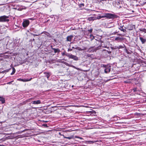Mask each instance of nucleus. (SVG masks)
Segmentation results:
<instances>
[{
  "label": "nucleus",
  "instance_id": "obj_1",
  "mask_svg": "<svg viewBox=\"0 0 146 146\" xmlns=\"http://www.w3.org/2000/svg\"><path fill=\"white\" fill-rule=\"evenodd\" d=\"M106 18L109 19H113L114 18H117L118 16L115 15L110 13H106Z\"/></svg>",
  "mask_w": 146,
  "mask_h": 146
},
{
  "label": "nucleus",
  "instance_id": "obj_2",
  "mask_svg": "<svg viewBox=\"0 0 146 146\" xmlns=\"http://www.w3.org/2000/svg\"><path fill=\"white\" fill-rule=\"evenodd\" d=\"M102 66L105 68L104 69V72L105 73H107L110 71L111 70V66H110L102 64Z\"/></svg>",
  "mask_w": 146,
  "mask_h": 146
},
{
  "label": "nucleus",
  "instance_id": "obj_3",
  "mask_svg": "<svg viewBox=\"0 0 146 146\" xmlns=\"http://www.w3.org/2000/svg\"><path fill=\"white\" fill-rule=\"evenodd\" d=\"M8 17L5 15L1 16L0 17V22H8L9 21V20L8 19Z\"/></svg>",
  "mask_w": 146,
  "mask_h": 146
},
{
  "label": "nucleus",
  "instance_id": "obj_4",
  "mask_svg": "<svg viewBox=\"0 0 146 146\" xmlns=\"http://www.w3.org/2000/svg\"><path fill=\"white\" fill-rule=\"evenodd\" d=\"M66 56L68 57L69 58L72 59L74 60L77 61L78 60V58L77 56L72 54H66Z\"/></svg>",
  "mask_w": 146,
  "mask_h": 146
},
{
  "label": "nucleus",
  "instance_id": "obj_5",
  "mask_svg": "<svg viewBox=\"0 0 146 146\" xmlns=\"http://www.w3.org/2000/svg\"><path fill=\"white\" fill-rule=\"evenodd\" d=\"M29 21L27 19H24L22 23V25L23 27L26 28L28 26L29 24Z\"/></svg>",
  "mask_w": 146,
  "mask_h": 146
},
{
  "label": "nucleus",
  "instance_id": "obj_6",
  "mask_svg": "<svg viewBox=\"0 0 146 146\" xmlns=\"http://www.w3.org/2000/svg\"><path fill=\"white\" fill-rule=\"evenodd\" d=\"M100 47L101 46H99L97 47H91L89 48L88 51L90 52H93L94 51H96L97 50L99 49L100 48Z\"/></svg>",
  "mask_w": 146,
  "mask_h": 146
},
{
  "label": "nucleus",
  "instance_id": "obj_7",
  "mask_svg": "<svg viewBox=\"0 0 146 146\" xmlns=\"http://www.w3.org/2000/svg\"><path fill=\"white\" fill-rule=\"evenodd\" d=\"M118 25H119V27H118V29L120 30L121 31H123L124 33H125L126 32V31L125 29H124L123 28V26H120V25H121V24L120 23L119 24H118Z\"/></svg>",
  "mask_w": 146,
  "mask_h": 146
},
{
  "label": "nucleus",
  "instance_id": "obj_8",
  "mask_svg": "<svg viewBox=\"0 0 146 146\" xmlns=\"http://www.w3.org/2000/svg\"><path fill=\"white\" fill-rule=\"evenodd\" d=\"M135 25L132 24H130L128 25L127 28L129 30H132L134 28H135Z\"/></svg>",
  "mask_w": 146,
  "mask_h": 146
},
{
  "label": "nucleus",
  "instance_id": "obj_9",
  "mask_svg": "<svg viewBox=\"0 0 146 146\" xmlns=\"http://www.w3.org/2000/svg\"><path fill=\"white\" fill-rule=\"evenodd\" d=\"M139 39L143 44L145 43L146 42V38H143L141 37H139Z\"/></svg>",
  "mask_w": 146,
  "mask_h": 146
},
{
  "label": "nucleus",
  "instance_id": "obj_10",
  "mask_svg": "<svg viewBox=\"0 0 146 146\" xmlns=\"http://www.w3.org/2000/svg\"><path fill=\"white\" fill-rule=\"evenodd\" d=\"M33 104H41V101L40 100H37L36 101H33L32 102Z\"/></svg>",
  "mask_w": 146,
  "mask_h": 146
},
{
  "label": "nucleus",
  "instance_id": "obj_11",
  "mask_svg": "<svg viewBox=\"0 0 146 146\" xmlns=\"http://www.w3.org/2000/svg\"><path fill=\"white\" fill-rule=\"evenodd\" d=\"M73 37V36L72 35H70L68 36L66 38L67 41H71Z\"/></svg>",
  "mask_w": 146,
  "mask_h": 146
},
{
  "label": "nucleus",
  "instance_id": "obj_12",
  "mask_svg": "<svg viewBox=\"0 0 146 146\" xmlns=\"http://www.w3.org/2000/svg\"><path fill=\"white\" fill-rule=\"evenodd\" d=\"M96 17H91L88 18V20L90 21H93L95 20H96Z\"/></svg>",
  "mask_w": 146,
  "mask_h": 146
},
{
  "label": "nucleus",
  "instance_id": "obj_13",
  "mask_svg": "<svg viewBox=\"0 0 146 146\" xmlns=\"http://www.w3.org/2000/svg\"><path fill=\"white\" fill-rule=\"evenodd\" d=\"M123 40V38H122L117 37L115 38V40L117 41H121Z\"/></svg>",
  "mask_w": 146,
  "mask_h": 146
},
{
  "label": "nucleus",
  "instance_id": "obj_14",
  "mask_svg": "<svg viewBox=\"0 0 146 146\" xmlns=\"http://www.w3.org/2000/svg\"><path fill=\"white\" fill-rule=\"evenodd\" d=\"M0 101L1 102L2 104L4 103L5 102V98L0 97Z\"/></svg>",
  "mask_w": 146,
  "mask_h": 146
},
{
  "label": "nucleus",
  "instance_id": "obj_15",
  "mask_svg": "<svg viewBox=\"0 0 146 146\" xmlns=\"http://www.w3.org/2000/svg\"><path fill=\"white\" fill-rule=\"evenodd\" d=\"M52 49L54 50L55 53H56L57 52H60V50L58 49L53 48Z\"/></svg>",
  "mask_w": 146,
  "mask_h": 146
},
{
  "label": "nucleus",
  "instance_id": "obj_16",
  "mask_svg": "<svg viewBox=\"0 0 146 146\" xmlns=\"http://www.w3.org/2000/svg\"><path fill=\"white\" fill-rule=\"evenodd\" d=\"M32 79V78H31L30 79H21V80L24 82H28L31 81Z\"/></svg>",
  "mask_w": 146,
  "mask_h": 146
},
{
  "label": "nucleus",
  "instance_id": "obj_17",
  "mask_svg": "<svg viewBox=\"0 0 146 146\" xmlns=\"http://www.w3.org/2000/svg\"><path fill=\"white\" fill-rule=\"evenodd\" d=\"M44 74H45V76L47 78H48L50 76L49 73L48 72H45Z\"/></svg>",
  "mask_w": 146,
  "mask_h": 146
},
{
  "label": "nucleus",
  "instance_id": "obj_18",
  "mask_svg": "<svg viewBox=\"0 0 146 146\" xmlns=\"http://www.w3.org/2000/svg\"><path fill=\"white\" fill-rule=\"evenodd\" d=\"M13 71L11 74L12 75L15 72V69L14 67L12 68Z\"/></svg>",
  "mask_w": 146,
  "mask_h": 146
},
{
  "label": "nucleus",
  "instance_id": "obj_19",
  "mask_svg": "<svg viewBox=\"0 0 146 146\" xmlns=\"http://www.w3.org/2000/svg\"><path fill=\"white\" fill-rule=\"evenodd\" d=\"M75 49H76L77 50H80V51H82V50H84L83 49H81V48H80L79 47H76L75 48Z\"/></svg>",
  "mask_w": 146,
  "mask_h": 146
},
{
  "label": "nucleus",
  "instance_id": "obj_20",
  "mask_svg": "<svg viewBox=\"0 0 146 146\" xmlns=\"http://www.w3.org/2000/svg\"><path fill=\"white\" fill-rule=\"evenodd\" d=\"M84 3L80 4L79 5L80 7H84Z\"/></svg>",
  "mask_w": 146,
  "mask_h": 146
},
{
  "label": "nucleus",
  "instance_id": "obj_21",
  "mask_svg": "<svg viewBox=\"0 0 146 146\" xmlns=\"http://www.w3.org/2000/svg\"><path fill=\"white\" fill-rule=\"evenodd\" d=\"M102 18L106 17V13L103 14L102 15H101Z\"/></svg>",
  "mask_w": 146,
  "mask_h": 146
},
{
  "label": "nucleus",
  "instance_id": "obj_22",
  "mask_svg": "<svg viewBox=\"0 0 146 146\" xmlns=\"http://www.w3.org/2000/svg\"><path fill=\"white\" fill-rule=\"evenodd\" d=\"M102 18V17H101V15L98 16V17H96V19H99Z\"/></svg>",
  "mask_w": 146,
  "mask_h": 146
},
{
  "label": "nucleus",
  "instance_id": "obj_23",
  "mask_svg": "<svg viewBox=\"0 0 146 146\" xmlns=\"http://www.w3.org/2000/svg\"><path fill=\"white\" fill-rule=\"evenodd\" d=\"M58 62H61L63 63V62H65L64 61H62L61 60H57Z\"/></svg>",
  "mask_w": 146,
  "mask_h": 146
},
{
  "label": "nucleus",
  "instance_id": "obj_24",
  "mask_svg": "<svg viewBox=\"0 0 146 146\" xmlns=\"http://www.w3.org/2000/svg\"><path fill=\"white\" fill-rule=\"evenodd\" d=\"M63 63L65 64L67 66H69V65L68 64L67 62H63Z\"/></svg>",
  "mask_w": 146,
  "mask_h": 146
},
{
  "label": "nucleus",
  "instance_id": "obj_25",
  "mask_svg": "<svg viewBox=\"0 0 146 146\" xmlns=\"http://www.w3.org/2000/svg\"><path fill=\"white\" fill-rule=\"evenodd\" d=\"M92 31H93V29H90L88 30V32H89L90 33H92Z\"/></svg>",
  "mask_w": 146,
  "mask_h": 146
},
{
  "label": "nucleus",
  "instance_id": "obj_26",
  "mask_svg": "<svg viewBox=\"0 0 146 146\" xmlns=\"http://www.w3.org/2000/svg\"><path fill=\"white\" fill-rule=\"evenodd\" d=\"M140 31L146 33V29H143L141 30H140Z\"/></svg>",
  "mask_w": 146,
  "mask_h": 146
},
{
  "label": "nucleus",
  "instance_id": "obj_27",
  "mask_svg": "<svg viewBox=\"0 0 146 146\" xmlns=\"http://www.w3.org/2000/svg\"><path fill=\"white\" fill-rule=\"evenodd\" d=\"M124 82L126 83H130V80H129L126 81H125Z\"/></svg>",
  "mask_w": 146,
  "mask_h": 146
},
{
  "label": "nucleus",
  "instance_id": "obj_28",
  "mask_svg": "<svg viewBox=\"0 0 146 146\" xmlns=\"http://www.w3.org/2000/svg\"><path fill=\"white\" fill-rule=\"evenodd\" d=\"M13 82V81H11L10 82H7V84H11L12 82Z\"/></svg>",
  "mask_w": 146,
  "mask_h": 146
},
{
  "label": "nucleus",
  "instance_id": "obj_29",
  "mask_svg": "<svg viewBox=\"0 0 146 146\" xmlns=\"http://www.w3.org/2000/svg\"><path fill=\"white\" fill-rule=\"evenodd\" d=\"M122 47H123L121 46H119L117 48L119 49L120 48H122Z\"/></svg>",
  "mask_w": 146,
  "mask_h": 146
},
{
  "label": "nucleus",
  "instance_id": "obj_30",
  "mask_svg": "<svg viewBox=\"0 0 146 146\" xmlns=\"http://www.w3.org/2000/svg\"><path fill=\"white\" fill-rule=\"evenodd\" d=\"M43 125L44 126H45V127H47V124H43Z\"/></svg>",
  "mask_w": 146,
  "mask_h": 146
},
{
  "label": "nucleus",
  "instance_id": "obj_31",
  "mask_svg": "<svg viewBox=\"0 0 146 146\" xmlns=\"http://www.w3.org/2000/svg\"><path fill=\"white\" fill-rule=\"evenodd\" d=\"M72 50V49H69V48L68 49V51H71Z\"/></svg>",
  "mask_w": 146,
  "mask_h": 146
},
{
  "label": "nucleus",
  "instance_id": "obj_32",
  "mask_svg": "<svg viewBox=\"0 0 146 146\" xmlns=\"http://www.w3.org/2000/svg\"><path fill=\"white\" fill-rule=\"evenodd\" d=\"M117 33V32H113V33H112V34L115 35L116 34V33Z\"/></svg>",
  "mask_w": 146,
  "mask_h": 146
},
{
  "label": "nucleus",
  "instance_id": "obj_33",
  "mask_svg": "<svg viewBox=\"0 0 146 146\" xmlns=\"http://www.w3.org/2000/svg\"><path fill=\"white\" fill-rule=\"evenodd\" d=\"M76 137L79 138L81 139H82V138L81 137Z\"/></svg>",
  "mask_w": 146,
  "mask_h": 146
},
{
  "label": "nucleus",
  "instance_id": "obj_34",
  "mask_svg": "<svg viewBox=\"0 0 146 146\" xmlns=\"http://www.w3.org/2000/svg\"><path fill=\"white\" fill-rule=\"evenodd\" d=\"M66 54H65V53H64V52H63V53H62V56H64V55H66Z\"/></svg>",
  "mask_w": 146,
  "mask_h": 146
},
{
  "label": "nucleus",
  "instance_id": "obj_35",
  "mask_svg": "<svg viewBox=\"0 0 146 146\" xmlns=\"http://www.w3.org/2000/svg\"><path fill=\"white\" fill-rule=\"evenodd\" d=\"M133 90L134 92H135L136 91V88H134L133 89Z\"/></svg>",
  "mask_w": 146,
  "mask_h": 146
},
{
  "label": "nucleus",
  "instance_id": "obj_36",
  "mask_svg": "<svg viewBox=\"0 0 146 146\" xmlns=\"http://www.w3.org/2000/svg\"><path fill=\"white\" fill-rule=\"evenodd\" d=\"M39 35H34V36H38Z\"/></svg>",
  "mask_w": 146,
  "mask_h": 146
},
{
  "label": "nucleus",
  "instance_id": "obj_37",
  "mask_svg": "<svg viewBox=\"0 0 146 146\" xmlns=\"http://www.w3.org/2000/svg\"><path fill=\"white\" fill-rule=\"evenodd\" d=\"M75 48H76V47H72V49H75Z\"/></svg>",
  "mask_w": 146,
  "mask_h": 146
},
{
  "label": "nucleus",
  "instance_id": "obj_38",
  "mask_svg": "<svg viewBox=\"0 0 146 146\" xmlns=\"http://www.w3.org/2000/svg\"><path fill=\"white\" fill-rule=\"evenodd\" d=\"M67 138L68 139H70V137H67Z\"/></svg>",
  "mask_w": 146,
  "mask_h": 146
},
{
  "label": "nucleus",
  "instance_id": "obj_39",
  "mask_svg": "<svg viewBox=\"0 0 146 146\" xmlns=\"http://www.w3.org/2000/svg\"><path fill=\"white\" fill-rule=\"evenodd\" d=\"M90 36H92L94 38V36H93L92 35H90Z\"/></svg>",
  "mask_w": 146,
  "mask_h": 146
},
{
  "label": "nucleus",
  "instance_id": "obj_40",
  "mask_svg": "<svg viewBox=\"0 0 146 146\" xmlns=\"http://www.w3.org/2000/svg\"><path fill=\"white\" fill-rule=\"evenodd\" d=\"M0 146H3V145H0Z\"/></svg>",
  "mask_w": 146,
  "mask_h": 146
},
{
  "label": "nucleus",
  "instance_id": "obj_41",
  "mask_svg": "<svg viewBox=\"0 0 146 146\" xmlns=\"http://www.w3.org/2000/svg\"><path fill=\"white\" fill-rule=\"evenodd\" d=\"M74 86L73 85H72V88H73V87H74Z\"/></svg>",
  "mask_w": 146,
  "mask_h": 146
},
{
  "label": "nucleus",
  "instance_id": "obj_42",
  "mask_svg": "<svg viewBox=\"0 0 146 146\" xmlns=\"http://www.w3.org/2000/svg\"><path fill=\"white\" fill-rule=\"evenodd\" d=\"M118 35H121L120 34H118Z\"/></svg>",
  "mask_w": 146,
  "mask_h": 146
},
{
  "label": "nucleus",
  "instance_id": "obj_43",
  "mask_svg": "<svg viewBox=\"0 0 146 146\" xmlns=\"http://www.w3.org/2000/svg\"><path fill=\"white\" fill-rule=\"evenodd\" d=\"M29 19L31 20L32 19L31 18V19Z\"/></svg>",
  "mask_w": 146,
  "mask_h": 146
},
{
  "label": "nucleus",
  "instance_id": "obj_44",
  "mask_svg": "<svg viewBox=\"0 0 146 146\" xmlns=\"http://www.w3.org/2000/svg\"><path fill=\"white\" fill-rule=\"evenodd\" d=\"M45 122H47V121H45Z\"/></svg>",
  "mask_w": 146,
  "mask_h": 146
},
{
  "label": "nucleus",
  "instance_id": "obj_45",
  "mask_svg": "<svg viewBox=\"0 0 146 146\" xmlns=\"http://www.w3.org/2000/svg\"><path fill=\"white\" fill-rule=\"evenodd\" d=\"M132 12H133L134 11H132Z\"/></svg>",
  "mask_w": 146,
  "mask_h": 146
}]
</instances>
